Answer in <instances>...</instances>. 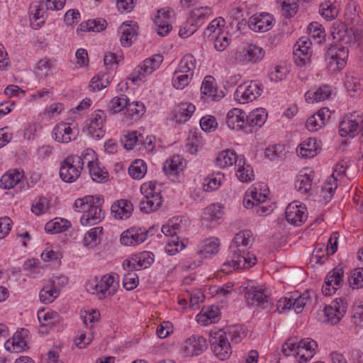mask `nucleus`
Segmentation results:
<instances>
[{
  "label": "nucleus",
  "instance_id": "obj_1",
  "mask_svg": "<svg viewBox=\"0 0 363 363\" xmlns=\"http://www.w3.org/2000/svg\"><path fill=\"white\" fill-rule=\"evenodd\" d=\"M253 240V233L250 230L236 233L229 247L228 259L223 264L220 270L228 274L235 269L255 265L256 257L249 252Z\"/></svg>",
  "mask_w": 363,
  "mask_h": 363
},
{
  "label": "nucleus",
  "instance_id": "obj_2",
  "mask_svg": "<svg viewBox=\"0 0 363 363\" xmlns=\"http://www.w3.org/2000/svg\"><path fill=\"white\" fill-rule=\"evenodd\" d=\"M104 199L101 196L87 195L75 200L73 209L82 213L80 223L83 226H91L99 223L105 217L101 204Z\"/></svg>",
  "mask_w": 363,
  "mask_h": 363
},
{
  "label": "nucleus",
  "instance_id": "obj_3",
  "mask_svg": "<svg viewBox=\"0 0 363 363\" xmlns=\"http://www.w3.org/2000/svg\"><path fill=\"white\" fill-rule=\"evenodd\" d=\"M94 152L87 149L81 156L70 155L66 157L62 162L60 169V176L65 182L72 183L76 181L80 176L83 169L85 160L87 157H93Z\"/></svg>",
  "mask_w": 363,
  "mask_h": 363
},
{
  "label": "nucleus",
  "instance_id": "obj_4",
  "mask_svg": "<svg viewBox=\"0 0 363 363\" xmlns=\"http://www.w3.org/2000/svg\"><path fill=\"white\" fill-rule=\"evenodd\" d=\"M318 345L310 338H305L298 342L294 339H289L282 346V352L285 356L299 357L300 362L311 359L315 353Z\"/></svg>",
  "mask_w": 363,
  "mask_h": 363
},
{
  "label": "nucleus",
  "instance_id": "obj_5",
  "mask_svg": "<svg viewBox=\"0 0 363 363\" xmlns=\"http://www.w3.org/2000/svg\"><path fill=\"white\" fill-rule=\"evenodd\" d=\"M186 219L185 218H177L168 221L162 228V232L167 236L171 237L167 241L165 250L167 252L174 255L175 252L183 250L185 247L184 242H180L177 236L178 233L186 228Z\"/></svg>",
  "mask_w": 363,
  "mask_h": 363
},
{
  "label": "nucleus",
  "instance_id": "obj_6",
  "mask_svg": "<svg viewBox=\"0 0 363 363\" xmlns=\"http://www.w3.org/2000/svg\"><path fill=\"white\" fill-rule=\"evenodd\" d=\"M114 280V276L109 274L102 276L99 279L96 277L94 281L86 284V291L96 295L99 299L112 296L116 292L118 287V284H115Z\"/></svg>",
  "mask_w": 363,
  "mask_h": 363
},
{
  "label": "nucleus",
  "instance_id": "obj_7",
  "mask_svg": "<svg viewBox=\"0 0 363 363\" xmlns=\"http://www.w3.org/2000/svg\"><path fill=\"white\" fill-rule=\"evenodd\" d=\"M313 292L307 291L301 294L294 292L280 298L277 302V310L280 312L283 310L294 309L296 313H301L303 308L311 304L313 300Z\"/></svg>",
  "mask_w": 363,
  "mask_h": 363
},
{
  "label": "nucleus",
  "instance_id": "obj_8",
  "mask_svg": "<svg viewBox=\"0 0 363 363\" xmlns=\"http://www.w3.org/2000/svg\"><path fill=\"white\" fill-rule=\"evenodd\" d=\"M211 13V9L208 6L193 9L187 21L181 27L179 34L182 38H187L194 34L201 26L205 19Z\"/></svg>",
  "mask_w": 363,
  "mask_h": 363
},
{
  "label": "nucleus",
  "instance_id": "obj_9",
  "mask_svg": "<svg viewBox=\"0 0 363 363\" xmlns=\"http://www.w3.org/2000/svg\"><path fill=\"white\" fill-rule=\"evenodd\" d=\"M339 132L342 137H354L360 135L361 143H363V113L353 112L343 118L340 123Z\"/></svg>",
  "mask_w": 363,
  "mask_h": 363
},
{
  "label": "nucleus",
  "instance_id": "obj_10",
  "mask_svg": "<svg viewBox=\"0 0 363 363\" xmlns=\"http://www.w3.org/2000/svg\"><path fill=\"white\" fill-rule=\"evenodd\" d=\"M143 198L139 203L142 212L149 213L158 209L162 203V197L159 191H156L155 184L150 182L143 184L140 187Z\"/></svg>",
  "mask_w": 363,
  "mask_h": 363
},
{
  "label": "nucleus",
  "instance_id": "obj_11",
  "mask_svg": "<svg viewBox=\"0 0 363 363\" xmlns=\"http://www.w3.org/2000/svg\"><path fill=\"white\" fill-rule=\"evenodd\" d=\"M347 303L345 298H336L330 305L326 306L319 313V320L323 323L335 325L345 315Z\"/></svg>",
  "mask_w": 363,
  "mask_h": 363
},
{
  "label": "nucleus",
  "instance_id": "obj_12",
  "mask_svg": "<svg viewBox=\"0 0 363 363\" xmlns=\"http://www.w3.org/2000/svg\"><path fill=\"white\" fill-rule=\"evenodd\" d=\"M210 342L214 354L220 360L228 359L231 353V346L226 337V332L223 330L211 331Z\"/></svg>",
  "mask_w": 363,
  "mask_h": 363
},
{
  "label": "nucleus",
  "instance_id": "obj_13",
  "mask_svg": "<svg viewBox=\"0 0 363 363\" xmlns=\"http://www.w3.org/2000/svg\"><path fill=\"white\" fill-rule=\"evenodd\" d=\"M262 91V84L257 82H245L238 86L234 94V99L240 104H246L259 97Z\"/></svg>",
  "mask_w": 363,
  "mask_h": 363
},
{
  "label": "nucleus",
  "instance_id": "obj_14",
  "mask_svg": "<svg viewBox=\"0 0 363 363\" xmlns=\"http://www.w3.org/2000/svg\"><path fill=\"white\" fill-rule=\"evenodd\" d=\"M245 298L248 305L259 306L270 311L273 308V301L267 289L252 287L247 290Z\"/></svg>",
  "mask_w": 363,
  "mask_h": 363
},
{
  "label": "nucleus",
  "instance_id": "obj_15",
  "mask_svg": "<svg viewBox=\"0 0 363 363\" xmlns=\"http://www.w3.org/2000/svg\"><path fill=\"white\" fill-rule=\"evenodd\" d=\"M342 30L334 28L332 35L334 39L342 41L345 43L357 45L361 48L363 47V30L361 28H345L342 26Z\"/></svg>",
  "mask_w": 363,
  "mask_h": 363
},
{
  "label": "nucleus",
  "instance_id": "obj_16",
  "mask_svg": "<svg viewBox=\"0 0 363 363\" xmlns=\"http://www.w3.org/2000/svg\"><path fill=\"white\" fill-rule=\"evenodd\" d=\"M264 56L263 49L255 44H249L235 53V60L241 65H247L249 62L256 63L260 61Z\"/></svg>",
  "mask_w": 363,
  "mask_h": 363
},
{
  "label": "nucleus",
  "instance_id": "obj_17",
  "mask_svg": "<svg viewBox=\"0 0 363 363\" xmlns=\"http://www.w3.org/2000/svg\"><path fill=\"white\" fill-rule=\"evenodd\" d=\"M286 220L294 225H302L307 219L306 208L294 201L288 205L285 211Z\"/></svg>",
  "mask_w": 363,
  "mask_h": 363
},
{
  "label": "nucleus",
  "instance_id": "obj_18",
  "mask_svg": "<svg viewBox=\"0 0 363 363\" xmlns=\"http://www.w3.org/2000/svg\"><path fill=\"white\" fill-rule=\"evenodd\" d=\"M344 272L342 267H336L331 270L325 279V285L322 291L325 296H330L334 294L343 280Z\"/></svg>",
  "mask_w": 363,
  "mask_h": 363
},
{
  "label": "nucleus",
  "instance_id": "obj_19",
  "mask_svg": "<svg viewBox=\"0 0 363 363\" xmlns=\"http://www.w3.org/2000/svg\"><path fill=\"white\" fill-rule=\"evenodd\" d=\"M206 340L199 335H192L187 338L182 345V352L186 356L199 355L206 348Z\"/></svg>",
  "mask_w": 363,
  "mask_h": 363
},
{
  "label": "nucleus",
  "instance_id": "obj_20",
  "mask_svg": "<svg viewBox=\"0 0 363 363\" xmlns=\"http://www.w3.org/2000/svg\"><path fill=\"white\" fill-rule=\"evenodd\" d=\"M71 123L65 122L57 123L52 130V138L60 143H68L75 140L77 134L71 128Z\"/></svg>",
  "mask_w": 363,
  "mask_h": 363
},
{
  "label": "nucleus",
  "instance_id": "obj_21",
  "mask_svg": "<svg viewBox=\"0 0 363 363\" xmlns=\"http://www.w3.org/2000/svg\"><path fill=\"white\" fill-rule=\"evenodd\" d=\"M163 61V56L161 55H155L152 57L146 59L143 64L138 66L135 72L138 73V76L133 79V81L141 80V77L152 74L156 69L159 68Z\"/></svg>",
  "mask_w": 363,
  "mask_h": 363
},
{
  "label": "nucleus",
  "instance_id": "obj_22",
  "mask_svg": "<svg viewBox=\"0 0 363 363\" xmlns=\"http://www.w3.org/2000/svg\"><path fill=\"white\" fill-rule=\"evenodd\" d=\"M150 230L141 228H131L123 232L121 237V242L127 246L139 245L147 237Z\"/></svg>",
  "mask_w": 363,
  "mask_h": 363
},
{
  "label": "nucleus",
  "instance_id": "obj_23",
  "mask_svg": "<svg viewBox=\"0 0 363 363\" xmlns=\"http://www.w3.org/2000/svg\"><path fill=\"white\" fill-rule=\"evenodd\" d=\"M273 18L269 13L255 14L250 18L249 27L255 32H266L272 26Z\"/></svg>",
  "mask_w": 363,
  "mask_h": 363
},
{
  "label": "nucleus",
  "instance_id": "obj_24",
  "mask_svg": "<svg viewBox=\"0 0 363 363\" xmlns=\"http://www.w3.org/2000/svg\"><path fill=\"white\" fill-rule=\"evenodd\" d=\"M106 113L101 110H97L93 115L88 130L91 136L96 139L104 137L105 130L104 123L106 119Z\"/></svg>",
  "mask_w": 363,
  "mask_h": 363
},
{
  "label": "nucleus",
  "instance_id": "obj_25",
  "mask_svg": "<svg viewBox=\"0 0 363 363\" xmlns=\"http://www.w3.org/2000/svg\"><path fill=\"white\" fill-rule=\"evenodd\" d=\"M246 113L240 108H233L229 111L226 116V123L228 126L233 129L240 130H245Z\"/></svg>",
  "mask_w": 363,
  "mask_h": 363
},
{
  "label": "nucleus",
  "instance_id": "obj_26",
  "mask_svg": "<svg viewBox=\"0 0 363 363\" xmlns=\"http://www.w3.org/2000/svg\"><path fill=\"white\" fill-rule=\"evenodd\" d=\"M171 12L172 11L169 8H163L157 11L155 23L157 26V33L161 36L167 35L172 28L168 21Z\"/></svg>",
  "mask_w": 363,
  "mask_h": 363
},
{
  "label": "nucleus",
  "instance_id": "obj_27",
  "mask_svg": "<svg viewBox=\"0 0 363 363\" xmlns=\"http://www.w3.org/2000/svg\"><path fill=\"white\" fill-rule=\"evenodd\" d=\"M223 211L219 204H211L206 207L203 213L202 223L207 227H213L214 224L221 218Z\"/></svg>",
  "mask_w": 363,
  "mask_h": 363
},
{
  "label": "nucleus",
  "instance_id": "obj_28",
  "mask_svg": "<svg viewBox=\"0 0 363 363\" xmlns=\"http://www.w3.org/2000/svg\"><path fill=\"white\" fill-rule=\"evenodd\" d=\"M138 26L135 22L123 23L120 26L121 32V43L123 47H129L133 42V38L138 35Z\"/></svg>",
  "mask_w": 363,
  "mask_h": 363
},
{
  "label": "nucleus",
  "instance_id": "obj_29",
  "mask_svg": "<svg viewBox=\"0 0 363 363\" xmlns=\"http://www.w3.org/2000/svg\"><path fill=\"white\" fill-rule=\"evenodd\" d=\"M182 158L179 155H174L167 160L163 167L165 174L172 180H174L177 175L183 170Z\"/></svg>",
  "mask_w": 363,
  "mask_h": 363
},
{
  "label": "nucleus",
  "instance_id": "obj_30",
  "mask_svg": "<svg viewBox=\"0 0 363 363\" xmlns=\"http://www.w3.org/2000/svg\"><path fill=\"white\" fill-rule=\"evenodd\" d=\"M133 210V203L127 200L118 201L111 208L112 215L117 219H126L129 218Z\"/></svg>",
  "mask_w": 363,
  "mask_h": 363
},
{
  "label": "nucleus",
  "instance_id": "obj_31",
  "mask_svg": "<svg viewBox=\"0 0 363 363\" xmlns=\"http://www.w3.org/2000/svg\"><path fill=\"white\" fill-rule=\"evenodd\" d=\"M311 45V40L305 37L301 38L294 45V54L300 58L303 63H306L310 59L312 52Z\"/></svg>",
  "mask_w": 363,
  "mask_h": 363
},
{
  "label": "nucleus",
  "instance_id": "obj_32",
  "mask_svg": "<svg viewBox=\"0 0 363 363\" xmlns=\"http://www.w3.org/2000/svg\"><path fill=\"white\" fill-rule=\"evenodd\" d=\"M94 155L87 157V160H85V162L88 164L89 172L92 179L96 182H102L106 179L108 174L99 166L97 162H94Z\"/></svg>",
  "mask_w": 363,
  "mask_h": 363
},
{
  "label": "nucleus",
  "instance_id": "obj_33",
  "mask_svg": "<svg viewBox=\"0 0 363 363\" xmlns=\"http://www.w3.org/2000/svg\"><path fill=\"white\" fill-rule=\"evenodd\" d=\"M23 174L22 172L13 169L4 174L0 179V186L4 189L13 188L18 184L22 182Z\"/></svg>",
  "mask_w": 363,
  "mask_h": 363
},
{
  "label": "nucleus",
  "instance_id": "obj_34",
  "mask_svg": "<svg viewBox=\"0 0 363 363\" xmlns=\"http://www.w3.org/2000/svg\"><path fill=\"white\" fill-rule=\"evenodd\" d=\"M236 176L242 182H248L254 179V173L252 167L245 164V159L240 156L238 163L235 165Z\"/></svg>",
  "mask_w": 363,
  "mask_h": 363
},
{
  "label": "nucleus",
  "instance_id": "obj_35",
  "mask_svg": "<svg viewBox=\"0 0 363 363\" xmlns=\"http://www.w3.org/2000/svg\"><path fill=\"white\" fill-rule=\"evenodd\" d=\"M195 106L191 103H182L177 106L174 111V119L181 124L187 121L195 111Z\"/></svg>",
  "mask_w": 363,
  "mask_h": 363
},
{
  "label": "nucleus",
  "instance_id": "obj_36",
  "mask_svg": "<svg viewBox=\"0 0 363 363\" xmlns=\"http://www.w3.org/2000/svg\"><path fill=\"white\" fill-rule=\"evenodd\" d=\"M298 155L304 158L315 157L318 151V147L315 138H308L303 141L296 150Z\"/></svg>",
  "mask_w": 363,
  "mask_h": 363
},
{
  "label": "nucleus",
  "instance_id": "obj_37",
  "mask_svg": "<svg viewBox=\"0 0 363 363\" xmlns=\"http://www.w3.org/2000/svg\"><path fill=\"white\" fill-rule=\"evenodd\" d=\"M331 94V89L328 85L320 86L316 91H308L305 94V99L308 103H314L325 101Z\"/></svg>",
  "mask_w": 363,
  "mask_h": 363
},
{
  "label": "nucleus",
  "instance_id": "obj_38",
  "mask_svg": "<svg viewBox=\"0 0 363 363\" xmlns=\"http://www.w3.org/2000/svg\"><path fill=\"white\" fill-rule=\"evenodd\" d=\"M349 50L340 44L331 45L326 52V56H331L339 62L340 67H345L348 57Z\"/></svg>",
  "mask_w": 363,
  "mask_h": 363
},
{
  "label": "nucleus",
  "instance_id": "obj_39",
  "mask_svg": "<svg viewBox=\"0 0 363 363\" xmlns=\"http://www.w3.org/2000/svg\"><path fill=\"white\" fill-rule=\"evenodd\" d=\"M220 241L218 238L212 237L205 240L199 246V253L204 257L215 255L218 252Z\"/></svg>",
  "mask_w": 363,
  "mask_h": 363
},
{
  "label": "nucleus",
  "instance_id": "obj_40",
  "mask_svg": "<svg viewBox=\"0 0 363 363\" xmlns=\"http://www.w3.org/2000/svg\"><path fill=\"white\" fill-rule=\"evenodd\" d=\"M240 157L237 155L235 151L227 150L221 152L216 160L217 166L225 168L226 167L236 165Z\"/></svg>",
  "mask_w": 363,
  "mask_h": 363
},
{
  "label": "nucleus",
  "instance_id": "obj_41",
  "mask_svg": "<svg viewBox=\"0 0 363 363\" xmlns=\"http://www.w3.org/2000/svg\"><path fill=\"white\" fill-rule=\"evenodd\" d=\"M215 79L211 76H206L202 83L201 92L202 95L212 99L213 101L220 100L223 96L216 94L217 88L214 85Z\"/></svg>",
  "mask_w": 363,
  "mask_h": 363
},
{
  "label": "nucleus",
  "instance_id": "obj_42",
  "mask_svg": "<svg viewBox=\"0 0 363 363\" xmlns=\"http://www.w3.org/2000/svg\"><path fill=\"white\" fill-rule=\"evenodd\" d=\"M103 233V228L98 226L91 228L86 234L83 240L84 246L88 248H94L101 242Z\"/></svg>",
  "mask_w": 363,
  "mask_h": 363
},
{
  "label": "nucleus",
  "instance_id": "obj_43",
  "mask_svg": "<svg viewBox=\"0 0 363 363\" xmlns=\"http://www.w3.org/2000/svg\"><path fill=\"white\" fill-rule=\"evenodd\" d=\"M145 112V107L143 103L133 101L128 104L125 113L126 118L130 121L138 120Z\"/></svg>",
  "mask_w": 363,
  "mask_h": 363
},
{
  "label": "nucleus",
  "instance_id": "obj_44",
  "mask_svg": "<svg viewBox=\"0 0 363 363\" xmlns=\"http://www.w3.org/2000/svg\"><path fill=\"white\" fill-rule=\"evenodd\" d=\"M54 65L47 58L40 60L36 65L34 73L36 77L39 79H45L50 74Z\"/></svg>",
  "mask_w": 363,
  "mask_h": 363
},
{
  "label": "nucleus",
  "instance_id": "obj_45",
  "mask_svg": "<svg viewBox=\"0 0 363 363\" xmlns=\"http://www.w3.org/2000/svg\"><path fill=\"white\" fill-rule=\"evenodd\" d=\"M26 347V340L18 334H15L11 339L8 340L5 343V348L11 352H21L25 350Z\"/></svg>",
  "mask_w": 363,
  "mask_h": 363
},
{
  "label": "nucleus",
  "instance_id": "obj_46",
  "mask_svg": "<svg viewBox=\"0 0 363 363\" xmlns=\"http://www.w3.org/2000/svg\"><path fill=\"white\" fill-rule=\"evenodd\" d=\"M223 175L220 173H213L204 179L203 188L205 191L211 192L217 190L221 184Z\"/></svg>",
  "mask_w": 363,
  "mask_h": 363
},
{
  "label": "nucleus",
  "instance_id": "obj_47",
  "mask_svg": "<svg viewBox=\"0 0 363 363\" xmlns=\"http://www.w3.org/2000/svg\"><path fill=\"white\" fill-rule=\"evenodd\" d=\"M129 99L125 94H121L118 96L113 97L108 106V110L111 113H117L121 112L124 108H127Z\"/></svg>",
  "mask_w": 363,
  "mask_h": 363
},
{
  "label": "nucleus",
  "instance_id": "obj_48",
  "mask_svg": "<svg viewBox=\"0 0 363 363\" xmlns=\"http://www.w3.org/2000/svg\"><path fill=\"white\" fill-rule=\"evenodd\" d=\"M191 79L192 74H186L177 69L172 76V85L177 89H183L189 84Z\"/></svg>",
  "mask_w": 363,
  "mask_h": 363
},
{
  "label": "nucleus",
  "instance_id": "obj_49",
  "mask_svg": "<svg viewBox=\"0 0 363 363\" xmlns=\"http://www.w3.org/2000/svg\"><path fill=\"white\" fill-rule=\"evenodd\" d=\"M69 227L67 220H58L57 218L48 222L45 225V230L48 233L56 234L66 230Z\"/></svg>",
  "mask_w": 363,
  "mask_h": 363
},
{
  "label": "nucleus",
  "instance_id": "obj_50",
  "mask_svg": "<svg viewBox=\"0 0 363 363\" xmlns=\"http://www.w3.org/2000/svg\"><path fill=\"white\" fill-rule=\"evenodd\" d=\"M38 318L41 327L51 328L58 321L59 315L57 312L41 311L38 312Z\"/></svg>",
  "mask_w": 363,
  "mask_h": 363
},
{
  "label": "nucleus",
  "instance_id": "obj_51",
  "mask_svg": "<svg viewBox=\"0 0 363 363\" xmlns=\"http://www.w3.org/2000/svg\"><path fill=\"white\" fill-rule=\"evenodd\" d=\"M153 257V254L148 252L140 253L135 259V264L133 265L134 270H140L149 267L154 262Z\"/></svg>",
  "mask_w": 363,
  "mask_h": 363
},
{
  "label": "nucleus",
  "instance_id": "obj_52",
  "mask_svg": "<svg viewBox=\"0 0 363 363\" xmlns=\"http://www.w3.org/2000/svg\"><path fill=\"white\" fill-rule=\"evenodd\" d=\"M312 179L311 175L304 174H299L295 181L294 186L296 190L301 194L307 193L311 188Z\"/></svg>",
  "mask_w": 363,
  "mask_h": 363
},
{
  "label": "nucleus",
  "instance_id": "obj_53",
  "mask_svg": "<svg viewBox=\"0 0 363 363\" xmlns=\"http://www.w3.org/2000/svg\"><path fill=\"white\" fill-rule=\"evenodd\" d=\"M49 208V200L44 196H39L33 201L31 211L36 216H40L45 213Z\"/></svg>",
  "mask_w": 363,
  "mask_h": 363
},
{
  "label": "nucleus",
  "instance_id": "obj_54",
  "mask_svg": "<svg viewBox=\"0 0 363 363\" xmlns=\"http://www.w3.org/2000/svg\"><path fill=\"white\" fill-rule=\"evenodd\" d=\"M196 62L194 56L191 54H187L181 60L178 70H181L182 72L186 74H192L193 75L196 68Z\"/></svg>",
  "mask_w": 363,
  "mask_h": 363
},
{
  "label": "nucleus",
  "instance_id": "obj_55",
  "mask_svg": "<svg viewBox=\"0 0 363 363\" xmlns=\"http://www.w3.org/2000/svg\"><path fill=\"white\" fill-rule=\"evenodd\" d=\"M147 172L145 163L140 160L134 161L128 168L129 174L134 179L143 178Z\"/></svg>",
  "mask_w": 363,
  "mask_h": 363
},
{
  "label": "nucleus",
  "instance_id": "obj_56",
  "mask_svg": "<svg viewBox=\"0 0 363 363\" xmlns=\"http://www.w3.org/2000/svg\"><path fill=\"white\" fill-rule=\"evenodd\" d=\"M319 13L325 19L331 21L337 16L338 9L335 4L327 1L320 4Z\"/></svg>",
  "mask_w": 363,
  "mask_h": 363
},
{
  "label": "nucleus",
  "instance_id": "obj_57",
  "mask_svg": "<svg viewBox=\"0 0 363 363\" xmlns=\"http://www.w3.org/2000/svg\"><path fill=\"white\" fill-rule=\"evenodd\" d=\"M281 4L282 15L287 18L294 16L298 11V0H278Z\"/></svg>",
  "mask_w": 363,
  "mask_h": 363
},
{
  "label": "nucleus",
  "instance_id": "obj_58",
  "mask_svg": "<svg viewBox=\"0 0 363 363\" xmlns=\"http://www.w3.org/2000/svg\"><path fill=\"white\" fill-rule=\"evenodd\" d=\"M337 178L331 175L327 179L321 188L323 196L325 199H330L337 187Z\"/></svg>",
  "mask_w": 363,
  "mask_h": 363
},
{
  "label": "nucleus",
  "instance_id": "obj_59",
  "mask_svg": "<svg viewBox=\"0 0 363 363\" xmlns=\"http://www.w3.org/2000/svg\"><path fill=\"white\" fill-rule=\"evenodd\" d=\"M345 86L351 96H354L361 89L359 79L351 74L346 75Z\"/></svg>",
  "mask_w": 363,
  "mask_h": 363
},
{
  "label": "nucleus",
  "instance_id": "obj_60",
  "mask_svg": "<svg viewBox=\"0 0 363 363\" xmlns=\"http://www.w3.org/2000/svg\"><path fill=\"white\" fill-rule=\"evenodd\" d=\"M60 294V289L56 286L52 288H43L39 294L40 301L44 303H52Z\"/></svg>",
  "mask_w": 363,
  "mask_h": 363
},
{
  "label": "nucleus",
  "instance_id": "obj_61",
  "mask_svg": "<svg viewBox=\"0 0 363 363\" xmlns=\"http://www.w3.org/2000/svg\"><path fill=\"white\" fill-rule=\"evenodd\" d=\"M348 283L353 289L363 287V268L354 269L348 277Z\"/></svg>",
  "mask_w": 363,
  "mask_h": 363
},
{
  "label": "nucleus",
  "instance_id": "obj_62",
  "mask_svg": "<svg viewBox=\"0 0 363 363\" xmlns=\"http://www.w3.org/2000/svg\"><path fill=\"white\" fill-rule=\"evenodd\" d=\"M142 140H143L142 134L137 131L130 132L125 136L124 147L127 150H132L135 145H140V142H142Z\"/></svg>",
  "mask_w": 363,
  "mask_h": 363
},
{
  "label": "nucleus",
  "instance_id": "obj_63",
  "mask_svg": "<svg viewBox=\"0 0 363 363\" xmlns=\"http://www.w3.org/2000/svg\"><path fill=\"white\" fill-rule=\"evenodd\" d=\"M138 277L136 273L130 272L124 275L123 279V285L126 290L130 291L138 286Z\"/></svg>",
  "mask_w": 363,
  "mask_h": 363
},
{
  "label": "nucleus",
  "instance_id": "obj_64",
  "mask_svg": "<svg viewBox=\"0 0 363 363\" xmlns=\"http://www.w3.org/2000/svg\"><path fill=\"white\" fill-rule=\"evenodd\" d=\"M218 123L216 118L211 116H203L200 120V126L206 132L214 131L217 128Z\"/></svg>",
  "mask_w": 363,
  "mask_h": 363
}]
</instances>
